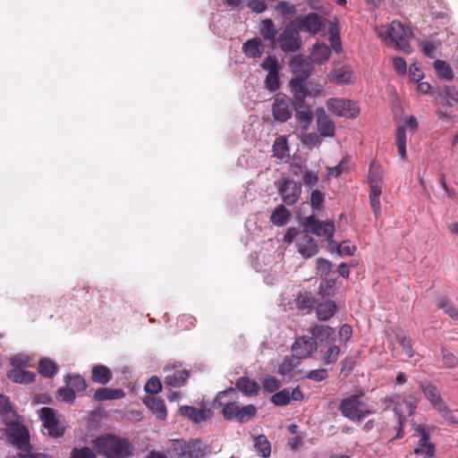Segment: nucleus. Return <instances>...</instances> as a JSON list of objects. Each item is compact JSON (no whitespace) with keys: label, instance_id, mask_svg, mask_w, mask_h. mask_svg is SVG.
I'll list each match as a JSON object with an SVG mask.
<instances>
[{"label":"nucleus","instance_id":"nucleus-1","mask_svg":"<svg viewBox=\"0 0 458 458\" xmlns=\"http://www.w3.org/2000/svg\"><path fill=\"white\" fill-rule=\"evenodd\" d=\"M93 447L106 458H129L133 447L128 438L103 434L92 440Z\"/></svg>","mask_w":458,"mask_h":458},{"label":"nucleus","instance_id":"nucleus-2","mask_svg":"<svg viewBox=\"0 0 458 458\" xmlns=\"http://www.w3.org/2000/svg\"><path fill=\"white\" fill-rule=\"evenodd\" d=\"M376 31L386 45L406 54L411 52L409 39L411 38L412 33L402 22L393 21L389 24L377 26Z\"/></svg>","mask_w":458,"mask_h":458},{"label":"nucleus","instance_id":"nucleus-3","mask_svg":"<svg viewBox=\"0 0 458 458\" xmlns=\"http://www.w3.org/2000/svg\"><path fill=\"white\" fill-rule=\"evenodd\" d=\"M310 336L303 335L298 337L293 346V356L301 360L310 356L318 349V342L323 343L325 339L334 334L332 327L325 325H319L310 330Z\"/></svg>","mask_w":458,"mask_h":458},{"label":"nucleus","instance_id":"nucleus-4","mask_svg":"<svg viewBox=\"0 0 458 458\" xmlns=\"http://www.w3.org/2000/svg\"><path fill=\"white\" fill-rule=\"evenodd\" d=\"M342 415L354 422H360L371 413L360 396L352 395L344 398L339 405Z\"/></svg>","mask_w":458,"mask_h":458},{"label":"nucleus","instance_id":"nucleus-5","mask_svg":"<svg viewBox=\"0 0 458 458\" xmlns=\"http://www.w3.org/2000/svg\"><path fill=\"white\" fill-rule=\"evenodd\" d=\"M237 391L234 388H228L217 394L214 400L213 406L216 409H220L225 420H236L239 406L235 403Z\"/></svg>","mask_w":458,"mask_h":458},{"label":"nucleus","instance_id":"nucleus-6","mask_svg":"<svg viewBox=\"0 0 458 458\" xmlns=\"http://www.w3.org/2000/svg\"><path fill=\"white\" fill-rule=\"evenodd\" d=\"M278 193L286 205H293L301 193V185L293 179L283 178L276 182Z\"/></svg>","mask_w":458,"mask_h":458},{"label":"nucleus","instance_id":"nucleus-7","mask_svg":"<svg viewBox=\"0 0 458 458\" xmlns=\"http://www.w3.org/2000/svg\"><path fill=\"white\" fill-rule=\"evenodd\" d=\"M39 419L47 434L53 437H62L64 433V427L61 425L55 411L49 407H43L38 411Z\"/></svg>","mask_w":458,"mask_h":458},{"label":"nucleus","instance_id":"nucleus-8","mask_svg":"<svg viewBox=\"0 0 458 458\" xmlns=\"http://www.w3.org/2000/svg\"><path fill=\"white\" fill-rule=\"evenodd\" d=\"M303 225L308 232L317 236L325 237L327 242H333V236L335 230L333 221L328 220L321 222L310 216L304 219Z\"/></svg>","mask_w":458,"mask_h":458},{"label":"nucleus","instance_id":"nucleus-9","mask_svg":"<svg viewBox=\"0 0 458 458\" xmlns=\"http://www.w3.org/2000/svg\"><path fill=\"white\" fill-rule=\"evenodd\" d=\"M327 107L332 114L337 116L354 118L359 114V109L355 104L345 98H329L327 101Z\"/></svg>","mask_w":458,"mask_h":458},{"label":"nucleus","instance_id":"nucleus-10","mask_svg":"<svg viewBox=\"0 0 458 458\" xmlns=\"http://www.w3.org/2000/svg\"><path fill=\"white\" fill-rule=\"evenodd\" d=\"M204 454L202 443L192 439L189 443L176 441L174 447L173 458H199Z\"/></svg>","mask_w":458,"mask_h":458},{"label":"nucleus","instance_id":"nucleus-11","mask_svg":"<svg viewBox=\"0 0 458 458\" xmlns=\"http://www.w3.org/2000/svg\"><path fill=\"white\" fill-rule=\"evenodd\" d=\"M282 51L284 53L296 52L301 47L299 30L292 26L286 27L277 38Z\"/></svg>","mask_w":458,"mask_h":458},{"label":"nucleus","instance_id":"nucleus-12","mask_svg":"<svg viewBox=\"0 0 458 458\" xmlns=\"http://www.w3.org/2000/svg\"><path fill=\"white\" fill-rule=\"evenodd\" d=\"M423 393L428 401L432 403L433 407L447 420L456 422L451 411L445 406L443 402L437 388L433 385H427L423 387Z\"/></svg>","mask_w":458,"mask_h":458},{"label":"nucleus","instance_id":"nucleus-13","mask_svg":"<svg viewBox=\"0 0 458 458\" xmlns=\"http://www.w3.org/2000/svg\"><path fill=\"white\" fill-rule=\"evenodd\" d=\"M327 80L331 83L337 85L352 84L356 81V76L350 65L335 64L332 71L327 74Z\"/></svg>","mask_w":458,"mask_h":458},{"label":"nucleus","instance_id":"nucleus-14","mask_svg":"<svg viewBox=\"0 0 458 458\" xmlns=\"http://www.w3.org/2000/svg\"><path fill=\"white\" fill-rule=\"evenodd\" d=\"M296 249L300 255L306 259L314 257L319 250L316 240L308 233L297 235Z\"/></svg>","mask_w":458,"mask_h":458},{"label":"nucleus","instance_id":"nucleus-15","mask_svg":"<svg viewBox=\"0 0 458 458\" xmlns=\"http://www.w3.org/2000/svg\"><path fill=\"white\" fill-rule=\"evenodd\" d=\"M321 26V17L315 13H310L296 19V29L301 31L316 34L320 30Z\"/></svg>","mask_w":458,"mask_h":458},{"label":"nucleus","instance_id":"nucleus-16","mask_svg":"<svg viewBox=\"0 0 458 458\" xmlns=\"http://www.w3.org/2000/svg\"><path fill=\"white\" fill-rule=\"evenodd\" d=\"M29 431L24 426H15L10 433L11 442L21 451H28L30 448Z\"/></svg>","mask_w":458,"mask_h":458},{"label":"nucleus","instance_id":"nucleus-17","mask_svg":"<svg viewBox=\"0 0 458 458\" xmlns=\"http://www.w3.org/2000/svg\"><path fill=\"white\" fill-rule=\"evenodd\" d=\"M173 369V370H169V365L165 368V371L168 372L164 379L165 385L175 388L182 387L189 377V371L186 369H176L175 366Z\"/></svg>","mask_w":458,"mask_h":458},{"label":"nucleus","instance_id":"nucleus-18","mask_svg":"<svg viewBox=\"0 0 458 458\" xmlns=\"http://www.w3.org/2000/svg\"><path fill=\"white\" fill-rule=\"evenodd\" d=\"M316 117L317 125L320 135L325 137L334 136L335 131V124L323 108H318L316 110Z\"/></svg>","mask_w":458,"mask_h":458},{"label":"nucleus","instance_id":"nucleus-19","mask_svg":"<svg viewBox=\"0 0 458 458\" xmlns=\"http://www.w3.org/2000/svg\"><path fill=\"white\" fill-rule=\"evenodd\" d=\"M291 71L294 73V77L307 79L311 72L312 65L310 62L302 56H296L290 62Z\"/></svg>","mask_w":458,"mask_h":458},{"label":"nucleus","instance_id":"nucleus-20","mask_svg":"<svg viewBox=\"0 0 458 458\" xmlns=\"http://www.w3.org/2000/svg\"><path fill=\"white\" fill-rule=\"evenodd\" d=\"M272 114L276 121L284 123L290 119L292 111L287 100L276 98L272 105Z\"/></svg>","mask_w":458,"mask_h":458},{"label":"nucleus","instance_id":"nucleus-21","mask_svg":"<svg viewBox=\"0 0 458 458\" xmlns=\"http://www.w3.org/2000/svg\"><path fill=\"white\" fill-rule=\"evenodd\" d=\"M334 335L335 333L331 335L329 338L324 340V342H326V350L320 351L322 352L321 359L327 365L335 364L337 361L341 352L340 347L338 345L331 344V340H334Z\"/></svg>","mask_w":458,"mask_h":458},{"label":"nucleus","instance_id":"nucleus-22","mask_svg":"<svg viewBox=\"0 0 458 458\" xmlns=\"http://www.w3.org/2000/svg\"><path fill=\"white\" fill-rule=\"evenodd\" d=\"M420 439L417 446L414 449V453L417 455H424L426 457H432L435 454V446L429 442L428 433L424 429H419Z\"/></svg>","mask_w":458,"mask_h":458},{"label":"nucleus","instance_id":"nucleus-23","mask_svg":"<svg viewBox=\"0 0 458 458\" xmlns=\"http://www.w3.org/2000/svg\"><path fill=\"white\" fill-rule=\"evenodd\" d=\"M306 79L300 77L293 78L289 82L291 93L297 101L302 102L310 93L306 86Z\"/></svg>","mask_w":458,"mask_h":458},{"label":"nucleus","instance_id":"nucleus-24","mask_svg":"<svg viewBox=\"0 0 458 458\" xmlns=\"http://www.w3.org/2000/svg\"><path fill=\"white\" fill-rule=\"evenodd\" d=\"M144 403L157 418L160 420L166 418L167 412L163 400L155 396H148L144 399Z\"/></svg>","mask_w":458,"mask_h":458},{"label":"nucleus","instance_id":"nucleus-25","mask_svg":"<svg viewBox=\"0 0 458 458\" xmlns=\"http://www.w3.org/2000/svg\"><path fill=\"white\" fill-rule=\"evenodd\" d=\"M242 50L248 57L259 58L262 55L264 47L262 46L261 39L255 38L244 43Z\"/></svg>","mask_w":458,"mask_h":458},{"label":"nucleus","instance_id":"nucleus-26","mask_svg":"<svg viewBox=\"0 0 458 458\" xmlns=\"http://www.w3.org/2000/svg\"><path fill=\"white\" fill-rule=\"evenodd\" d=\"M236 387L245 395L255 396L260 389L259 385L248 377H240L236 382Z\"/></svg>","mask_w":458,"mask_h":458},{"label":"nucleus","instance_id":"nucleus-27","mask_svg":"<svg viewBox=\"0 0 458 458\" xmlns=\"http://www.w3.org/2000/svg\"><path fill=\"white\" fill-rule=\"evenodd\" d=\"M8 378L15 383L27 384L34 380L35 374L21 368H14L7 373Z\"/></svg>","mask_w":458,"mask_h":458},{"label":"nucleus","instance_id":"nucleus-28","mask_svg":"<svg viewBox=\"0 0 458 458\" xmlns=\"http://www.w3.org/2000/svg\"><path fill=\"white\" fill-rule=\"evenodd\" d=\"M331 55V48L326 44L317 43L313 46L311 58L317 64H323L328 60Z\"/></svg>","mask_w":458,"mask_h":458},{"label":"nucleus","instance_id":"nucleus-29","mask_svg":"<svg viewBox=\"0 0 458 458\" xmlns=\"http://www.w3.org/2000/svg\"><path fill=\"white\" fill-rule=\"evenodd\" d=\"M180 412L182 416L189 418L193 422L199 423L207 419L208 411L191 406H182L180 408Z\"/></svg>","mask_w":458,"mask_h":458},{"label":"nucleus","instance_id":"nucleus-30","mask_svg":"<svg viewBox=\"0 0 458 458\" xmlns=\"http://www.w3.org/2000/svg\"><path fill=\"white\" fill-rule=\"evenodd\" d=\"M112 378L111 370L104 365H97L92 369V380L96 383L106 385Z\"/></svg>","mask_w":458,"mask_h":458},{"label":"nucleus","instance_id":"nucleus-31","mask_svg":"<svg viewBox=\"0 0 458 458\" xmlns=\"http://www.w3.org/2000/svg\"><path fill=\"white\" fill-rule=\"evenodd\" d=\"M336 311V305L333 301H327L317 306V316L319 320H327Z\"/></svg>","mask_w":458,"mask_h":458},{"label":"nucleus","instance_id":"nucleus-32","mask_svg":"<svg viewBox=\"0 0 458 458\" xmlns=\"http://www.w3.org/2000/svg\"><path fill=\"white\" fill-rule=\"evenodd\" d=\"M441 103L446 106H450V101L458 103V89L452 85L443 86L441 92L438 96Z\"/></svg>","mask_w":458,"mask_h":458},{"label":"nucleus","instance_id":"nucleus-33","mask_svg":"<svg viewBox=\"0 0 458 458\" xmlns=\"http://www.w3.org/2000/svg\"><path fill=\"white\" fill-rule=\"evenodd\" d=\"M298 170L293 168V173L295 175H301L303 179L304 183L310 188H313L318 182V174L316 172L310 171L309 169H302L301 167H297Z\"/></svg>","mask_w":458,"mask_h":458},{"label":"nucleus","instance_id":"nucleus-34","mask_svg":"<svg viewBox=\"0 0 458 458\" xmlns=\"http://www.w3.org/2000/svg\"><path fill=\"white\" fill-rule=\"evenodd\" d=\"M254 447L256 452L264 458H267L271 453V445L264 435L254 437Z\"/></svg>","mask_w":458,"mask_h":458},{"label":"nucleus","instance_id":"nucleus-35","mask_svg":"<svg viewBox=\"0 0 458 458\" xmlns=\"http://www.w3.org/2000/svg\"><path fill=\"white\" fill-rule=\"evenodd\" d=\"M58 368L55 361L43 358L39 361L38 371L45 377H53L57 373Z\"/></svg>","mask_w":458,"mask_h":458},{"label":"nucleus","instance_id":"nucleus-36","mask_svg":"<svg viewBox=\"0 0 458 458\" xmlns=\"http://www.w3.org/2000/svg\"><path fill=\"white\" fill-rule=\"evenodd\" d=\"M66 386L75 392H82L86 388L85 379L80 375H67L64 377Z\"/></svg>","mask_w":458,"mask_h":458},{"label":"nucleus","instance_id":"nucleus-37","mask_svg":"<svg viewBox=\"0 0 458 458\" xmlns=\"http://www.w3.org/2000/svg\"><path fill=\"white\" fill-rule=\"evenodd\" d=\"M415 404L411 401H403V403L398 402L397 405L394 407L395 414L398 416V420L400 424L402 423V420H405L406 417H409L412 414Z\"/></svg>","mask_w":458,"mask_h":458},{"label":"nucleus","instance_id":"nucleus-38","mask_svg":"<svg viewBox=\"0 0 458 458\" xmlns=\"http://www.w3.org/2000/svg\"><path fill=\"white\" fill-rule=\"evenodd\" d=\"M395 143L398 149V155L401 158L405 159L406 152V132L403 126H399L396 131Z\"/></svg>","mask_w":458,"mask_h":458},{"label":"nucleus","instance_id":"nucleus-39","mask_svg":"<svg viewBox=\"0 0 458 458\" xmlns=\"http://www.w3.org/2000/svg\"><path fill=\"white\" fill-rule=\"evenodd\" d=\"M290 217V212L283 206L277 207L271 215L272 222L276 225H284Z\"/></svg>","mask_w":458,"mask_h":458},{"label":"nucleus","instance_id":"nucleus-40","mask_svg":"<svg viewBox=\"0 0 458 458\" xmlns=\"http://www.w3.org/2000/svg\"><path fill=\"white\" fill-rule=\"evenodd\" d=\"M434 68L439 77L451 81L454 78V72L451 66L443 60H436L434 62Z\"/></svg>","mask_w":458,"mask_h":458},{"label":"nucleus","instance_id":"nucleus-41","mask_svg":"<svg viewBox=\"0 0 458 458\" xmlns=\"http://www.w3.org/2000/svg\"><path fill=\"white\" fill-rule=\"evenodd\" d=\"M257 414V409L253 404H249L239 408L236 420L240 423H245L251 420Z\"/></svg>","mask_w":458,"mask_h":458},{"label":"nucleus","instance_id":"nucleus-42","mask_svg":"<svg viewBox=\"0 0 458 458\" xmlns=\"http://www.w3.org/2000/svg\"><path fill=\"white\" fill-rule=\"evenodd\" d=\"M260 33L263 38L269 41H275L276 30L271 20H264L261 22Z\"/></svg>","mask_w":458,"mask_h":458},{"label":"nucleus","instance_id":"nucleus-43","mask_svg":"<svg viewBox=\"0 0 458 458\" xmlns=\"http://www.w3.org/2000/svg\"><path fill=\"white\" fill-rule=\"evenodd\" d=\"M397 344L401 348V351L398 352L399 354L403 355L407 358H411L414 355L411 339L407 338L404 335H398Z\"/></svg>","mask_w":458,"mask_h":458},{"label":"nucleus","instance_id":"nucleus-44","mask_svg":"<svg viewBox=\"0 0 458 458\" xmlns=\"http://www.w3.org/2000/svg\"><path fill=\"white\" fill-rule=\"evenodd\" d=\"M437 306L443 310L445 313L448 314L450 318L458 320V310L451 305L445 297H440L437 301Z\"/></svg>","mask_w":458,"mask_h":458},{"label":"nucleus","instance_id":"nucleus-45","mask_svg":"<svg viewBox=\"0 0 458 458\" xmlns=\"http://www.w3.org/2000/svg\"><path fill=\"white\" fill-rule=\"evenodd\" d=\"M273 151L275 156L280 159L288 157L289 153L286 140L283 138L276 139L273 145Z\"/></svg>","mask_w":458,"mask_h":458},{"label":"nucleus","instance_id":"nucleus-46","mask_svg":"<svg viewBox=\"0 0 458 458\" xmlns=\"http://www.w3.org/2000/svg\"><path fill=\"white\" fill-rule=\"evenodd\" d=\"M333 267L330 260L323 258H318L316 260V272L320 276H327L329 275Z\"/></svg>","mask_w":458,"mask_h":458},{"label":"nucleus","instance_id":"nucleus-47","mask_svg":"<svg viewBox=\"0 0 458 458\" xmlns=\"http://www.w3.org/2000/svg\"><path fill=\"white\" fill-rule=\"evenodd\" d=\"M270 401L276 406H285L290 403V392L287 389L275 393Z\"/></svg>","mask_w":458,"mask_h":458},{"label":"nucleus","instance_id":"nucleus-48","mask_svg":"<svg viewBox=\"0 0 458 458\" xmlns=\"http://www.w3.org/2000/svg\"><path fill=\"white\" fill-rule=\"evenodd\" d=\"M261 383H262V386H263L264 390H266L268 393H275L281 386L280 380H278L276 377H275L273 376H266L262 379Z\"/></svg>","mask_w":458,"mask_h":458},{"label":"nucleus","instance_id":"nucleus-49","mask_svg":"<svg viewBox=\"0 0 458 458\" xmlns=\"http://www.w3.org/2000/svg\"><path fill=\"white\" fill-rule=\"evenodd\" d=\"M312 113L309 109L298 110L296 114V119L300 123L301 127L307 129L312 122Z\"/></svg>","mask_w":458,"mask_h":458},{"label":"nucleus","instance_id":"nucleus-50","mask_svg":"<svg viewBox=\"0 0 458 458\" xmlns=\"http://www.w3.org/2000/svg\"><path fill=\"white\" fill-rule=\"evenodd\" d=\"M0 416L4 420H9L13 416L8 398L3 394H0Z\"/></svg>","mask_w":458,"mask_h":458},{"label":"nucleus","instance_id":"nucleus-51","mask_svg":"<svg viewBox=\"0 0 458 458\" xmlns=\"http://www.w3.org/2000/svg\"><path fill=\"white\" fill-rule=\"evenodd\" d=\"M144 389L147 393L151 394L159 393L162 389L160 379L156 376L151 377L146 383Z\"/></svg>","mask_w":458,"mask_h":458},{"label":"nucleus","instance_id":"nucleus-52","mask_svg":"<svg viewBox=\"0 0 458 458\" xmlns=\"http://www.w3.org/2000/svg\"><path fill=\"white\" fill-rule=\"evenodd\" d=\"M261 67L267 72V73H278V63L275 56H267L261 64Z\"/></svg>","mask_w":458,"mask_h":458},{"label":"nucleus","instance_id":"nucleus-53","mask_svg":"<svg viewBox=\"0 0 458 458\" xmlns=\"http://www.w3.org/2000/svg\"><path fill=\"white\" fill-rule=\"evenodd\" d=\"M70 458H97L95 453L89 447L74 448Z\"/></svg>","mask_w":458,"mask_h":458},{"label":"nucleus","instance_id":"nucleus-54","mask_svg":"<svg viewBox=\"0 0 458 458\" xmlns=\"http://www.w3.org/2000/svg\"><path fill=\"white\" fill-rule=\"evenodd\" d=\"M356 247L348 241H344L336 246V252L341 256H352Z\"/></svg>","mask_w":458,"mask_h":458},{"label":"nucleus","instance_id":"nucleus-55","mask_svg":"<svg viewBox=\"0 0 458 458\" xmlns=\"http://www.w3.org/2000/svg\"><path fill=\"white\" fill-rule=\"evenodd\" d=\"M265 88L271 92L279 89L278 73H267L265 80Z\"/></svg>","mask_w":458,"mask_h":458},{"label":"nucleus","instance_id":"nucleus-56","mask_svg":"<svg viewBox=\"0 0 458 458\" xmlns=\"http://www.w3.org/2000/svg\"><path fill=\"white\" fill-rule=\"evenodd\" d=\"M58 398L60 401L71 403L75 399V393L70 387H62L58 390Z\"/></svg>","mask_w":458,"mask_h":458},{"label":"nucleus","instance_id":"nucleus-57","mask_svg":"<svg viewBox=\"0 0 458 458\" xmlns=\"http://www.w3.org/2000/svg\"><path fill=\"white\" fill-rule=\"evenodd\" d=\"M443 363L447 368H454L458 364V359L450 352L442 350Z\"/></svg>","mask_w":458,"mask_h":458},{"label":"nucleus","instance_id":"nucleus-58","mask_svg":"<svg viewBox=\"0 0 458 458\" xmlns=\"http://www.w3.org/2000/svg\"><path fill=\"white\" fill-rule=\"evenodd\" d=\"M324 201V195L318 190L312 191L310 194V204L314 209H319Z\"/></svg>","mask_w":458,"mask_h":458},{"label":"nucleus","instance_id":"nucleus-59","mask_svg":"<svg viewBox=\"0 0 458 458\" xmlns=\"http://www.w3.org/2000/svg\"><path fill=\"white\" fill-rule=\"evenodd\" d=\"M381 178H382L381 167L377 164H372L369 167V183H372V181H376L377 183H379Z\"/></svg>","mask_w":458,"mask_h":458},{"label":"nucleus","instance_id":"nucleus-60","mask_svg":"<svg viewBox=\"0 0 458 458\" xmlns=\"http://www.w3.org/2000/svg\"><path fill=\"white\" fill-rule=\"evenodd\" d=\"M328 377L327 370L325 369H314L309 372L307 377L316 382L325 380Z\"/></svg>","mask_w":458,"mask_h":458},{"label":"nucleus","instance_id":"nucleus-61","mask_svg":"<svg viewBox=\"0 0 458 458\" xmlns=\"http://www.w3.org/2000/svg\"><path fill=\"white\" fill-rule=\"evenodd\" d=\"M30 361L26 354H16L11 358V363L14 368L26 367Z\"/></svg>","mask_w":458,"mask_h":458},{"label":"nucleus","instance_id":"nucleus-62","mask_svg":"<svg viewBox=\"0 0 458 458\" xmlns=\"http://www.w3.org/2000/svg\"><path fill=\"white\" fill-rule=\"evenodd\" d=\"M299 361H295L293 359L284 360V362L279 366L278 372L282 375L289 374L292 369L297 366Z\"/></svg>","mask_w":458,"mask_h":458},{"label":"nucleus","instance_id":"nucleus-63","mask_svg":"<svg viewBox=\"0 0 458 458\" xmlns=\"http://www.w3.org/2000/svg\"><path fill=\"white\" fill-rule=\"evenodd\" d=\"M393 66L394 69L398 72L399 74H405L407 72V64L403 58L402 57H394L393 59Z\"/></svg>","mask_w":458,"mask_h":458},{"label":"nucleus","instance_id":"nucleus-64","mask_svg":"<svg viewBox=\"0 0 458 458\" xmlns=\"http://www.w3.org/2000/svg\"><path fill=\"white\" fill-rule=\"evenodd\" d=\"M248 6L257 13H262L267 7L262 0H249Z\"/></svg>","mask_w":458,"mask_h":458}]
</instances>
